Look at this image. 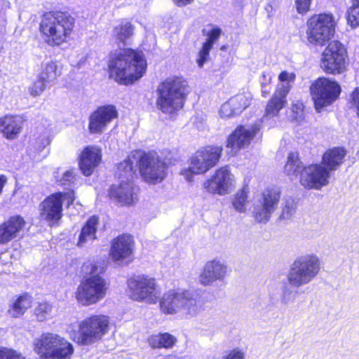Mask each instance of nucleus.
<instances>
[{
    "instance_id": "c756f323",
    "label": "nucleus",
    "mask_w": 359,
    "mask_h": 359,
    "mask_svg": "<svg viewBox=\"0 0 359 359\" xmlns=\"http://www.w3.org/2000/svg\"><path fill=\"white\" fill-rule=\"evenodd\" d=\"M139 152L133 153L117 167L116 175L126 182H131L135 173L134 164H138Z\"/></svg>"
},
{
    "instance_id": "72a5a7b5",
    "label": "nucleus",
    "mask_w": 359,
    "mask_h": 359,
    "mask_svg": "<svg viewBox=\"0 0 359 359\" xmlns=\"http://www.w3.org/2000/svg\"><path fill=\"white\" fill-rule=\"evenodd\" d=\"M134 27L128 21L122 20L113 29V36L120 42H124L133 34Z\"/></svg>"
},
{
    "instance_id": "2f4dec72",
    "label": "nucleus",
    "mask_w": 359,
    "mask_h": 359,
    "mask_svg": "<svg viewBox=\"0 0 359 359\" xmlns=\"http://www.w3.org/2000/svg\"><path fill=\"white\" fill-rule=\"evenodd\" d=\"M59 339V342L53 348L51 359H69L74 353L73 345L60 335Z\"/></svg>"
},
{
    "instance_id": "b1692460",
    "label": "nucleus",
    "mask_w": 359,
    "mask_h": 359,
    "mask_svg": "<svg viewBox=\"0 0 359 359\" xmlns=\"http://www.w3.org/2000/svg\"><path fill=\"white\" fill-rule=\"evenodd\" d=\"M109 196L121 205H130L136 199L131 182H126L123 180H121L118 186L113 185L111 187Z\"/></svg>"
},
{
    "instance_id": "0eeeda50",
    "label": "nucleus",
    "mask_w": 359,
    "mask_h": 359,
    "mask_svg": "<svg viewBox=\"0 0 359 359\" xmlns=\"http://www.w3.org/2000/svg\"><path fill=\"white\" fill-rule=\"evenodd\" d=\"M109 330V318L104 315H95L85 318L79 324L78 342L90 345L102 339Z\"/></svg>"
},
{
    "instance_id": "f257e3e1",
    "label": "nucleus",
    "mask_w": 359,
    "mask_h": 359,
    "mask_svg": "<svg viewBox=\"0 0 359 359\" xmlns=\"http://www.w3.org/2000/svg\"><path fill=\"white\" fill-rule=\"evenodd\" d=\"M147 63L142 53L127 48L116 53L109 62L110 77L122 84L138 80L144 74Z\"/></svg>"
},
{
    "instance_id": "c85d7f7f",
    "label": "nucleus",
    "mask_w": 359,
    "mask_h": 359,
    "mask_svg": "<svg viewBox=\"0 0 359 359\" xmlns=\"http://www.w3.org/2000/svg\"><path fill=\"white\" fill-rule=\"evenodd\" d=\"M161 310L168 314L180 313V289L170 290L165 293L161 300Z\"/></svg>"
},
{
    "instance_id": "aec40b11",
    "label": "nucleus",
    "mask_w": 359,
    "mask_h": 359,
    "mask_svg": "<svg viewBox=\"0 0 359 359\" xmlns=\"http://www.w3.org/2000/svg\"><path fill=\"white\" fill-rule=\"evenodd\" d=\"M133 251V242L130 236L122 235L112 241L110 255L113 261L121 262L126 259L131 260Z\"/></svg>"
},
{
    "instance_id": "3c124183",
    "label": "nucleus",
    "mask_w": 359,
    "mask_h": 359,
    "mask_svg": "<svg viewBox=\"0 0 359 359\" xmlns=\"http://www.w3.org/2000/svg\"><path fill=\"white\" fill-rule=\"evenodd\" d=\"M212 47L205 43L203 44V47L198 53V57L196 60V62L199 67H202L204 63L208 60L210 55V51L212 49Z\"/></svg>"
},
{
    "instance_id": "f8f14e48",
    "label": "nucleus",
    "mask_w": 359,
    "mask_h": 359,
    "mask_svg": "<svg viewBox=\"0 0 359 359\" xmlns=\"http://www.w3.org/2000/svg\"><path fill=\"white\" fill-rule=\"evenodd\" d=\"M314 278V256L305 255L297 257L291 264L287 275L288 283L294 288L308 284Z\"/></svg>"
},
{
    "instance_id": "338daca9",
    "label": "nucleus",
    "mask_w": 359,
    "mask_h": 359,
    "mask_svg": "<svg viewBox=\"0 0 359 359\" xmlns=\"http://www.w3.org/2000/svg\"><path fill=\"white\" fill-rule=\"evenodd\" d=\"M270 298H271V300L273 299V297L271 295H270Z\"/></svg>"
},
{
    "instance_id": "423d86ee",
    "label": "nucleus",
    "mask_w": 359,
    "mask_h": 359,
    "mask_svg": "<svg viewBox=\"0 0 359 359\" xmlns=\"http://www.w3.org/2000/svg\"><path fill=\"white\" fill-rule=\"evenodd\" d=\"M348 55L344 46L339 41H331L321 54L320 67L327 74H340L348 66Z\"/></svg>"
},
{
    "instance_id": "2eb2a0df",
    "label": "nucleus",
    "mask_w": 359,
    "mask_h": 359,
    "mask_svg": "<svg viewBox=\"0 0 359 359\" xmlns=\"http://www.w3.org/2000/svg\"><path fill=\"white\" fill-rule=\"evenodd\" d=\"M234 182V176L228 166L217 169L215 174L204 184V188L208 192L224 196L229 194Z\"/></svg>"
},
{
    "instance_id": "ea45409f",
    "label": "nucleus",
    "mask_w": 359,
    "mask_h": 359,
    "mask_svg": "<svg viewBox=\"0 0 359 359\" xmlns=\"http://www.w3.org/2000/svg\"><path fill=\"white\" fill-rule=\"evenodd\" d=\"M297 205L292 198L285 199L281 203V213L279 216L280 220L289 221L293 218L296 212Z\"/></svg>"
},
{
    "instance_id": "9b49d317",
    "label": "nucleus",
    "mask_w": 359,
    "mask_h": 359,
    "mask_svg": "<svg viewBox=\"0 0 359 359\" xmlns=\"http://www.w3.org/2000/svg\"><path fill=\"white\" fill-rule=\"evenodd\" d=\"M74 199L73 191L57 192L50 195L39 205L40 217L50 223L59 221L62 215V203L67 201V206H69Z\"/></svg>"
},
{
    "instance_id": "a211bd4d",
    "label": "nucleus",
    "mask_w": 359,
    "mask_h": 359,
    "mask_svg": "<svg viewBox=\"0 0 359 359\" xmlns=\"http://www.w3.org/2000/svg\"><path fill=\"white\" fill-rule=\"evenodd\" d=\"M227 274V265L223 261L215 259L205 264L198 280L202 285L208 286L217 280H223Z\"/></svg>"
},
{
    "instance_id": "bf43d9fd",
    "label": "nucleus",
    "mask_w": 359,
    "mask_h": 359,
    "mask_svg": "<svg viewBox=\"0 0 359 359\" xmlns=\"http://www.w3.org/2000/svg\"><path fill=\"white\" fill-rule=\"evenodd\" d=\"M271 91V88L266 83H262V94L264 97L267 96Z\"/></svg>"
},
{
    "instance_id": "cd10ccee",
    "label": "nucleus",
    "mask_w": 359,
    "mask_h": 359,
    "mask_svg": "<svg viewBox=\"0 0 359 359\" xmlns=\"http://www.w3.org/2000/svg\"><path fill=\"white\" fill-rule=\"evenodd\" d=\"M98 223L99 219L96 216H92L88 219L79 236L78 246L83 247L87 244H90L97 238L96 233Z\"/></svg>"
},
{
    "instance_id": "a19ab883",
    "label": "nucleus",
    "mask_w": 359,
    "mask_h": 359,
    "mask_svg": "<svg viewBox=\"0 0 359 359\" xmlns=\"http://www.w3.org/2000/svg\"><path fill=\"white\" fill-rule=\"evenodd\" d=\"M300 182L305 188L312 189L314 187V165H310L308 167L302 168L300 171Z\"/></svg>"
},
{
    "instance_id": "37998d69",
    "label": "nucleus",
    "mask_w": 359,
    "mask_h": 359,
    "mask_svg": "<svg viewBox=\"0 0 359 359\" xmlns=\"http://www.w3.org/2000/svg\"><path fill=\"white\" fill-rule=\"evenodd\" d=\"M301 38L303 41L313 43L314 42V17H311L305 27L301 31Z\"/></svg>"
},
{
    "instance_id": "ddd939ff",
    "label": "nucleus",
    "mask_w": 359,
    "mask_h": 359,
    "mask_svg": "<svg viewBox=\"0 0 359 359\" xmlns=\"http://www.w3.org/2000/svg\"><path fill=\"white\" fill-rule=\"evenodd\" d=\"M280 192L276 187H268L264 190L262 197L254 208V217L259 223H266L276 209L280 201Z\"/></svg>"
},
{
    "instance_id": "69168bd1",
    "label": "nucleus",
    "mask_w": 359,
    "mask_h": 359,
    "mask_svg": "<svg viewBox=\"0 0 359 359\" xmlns=\"http://www.w3.org/2000/svg\"><path fill=\"white\" fill-rule=\"evenodd\" d=\"M315 266H316V270L318 268V266H317V259H316V264H315ZM317 273V271H316V273Z\"/></svg>"
},
{
    "instance_id": "e2e57ef3",
    "label": "nucleus",
    "mask_w": 359,
    "mask_h": 359,
    "mask_svg": "<svg viewBox=\"0 0 359 359\" xmlns=\"http://www.w3.org/2000/svg\"><path fill=\"white\" fill-rule=\"evenodd\" d=\"M310 92L311 95L312 96V100H314V83H312L310 86Z\"/></svg>"
},
{
    "instance_id": "f704fd0d",
    "label": "nucleus",
    "mask_w": 359,
    "mask_h": 359,
    "mask_svg": "<svg viewBox=\"0 0 359 359\" xmlns=\"http://www.w3.org/2000/svg\"><path fill=\"white\" fill-rule=\"evenodd\" d=\"M60 68L55 62L50 61L43 65L39 76L48 83L53 81L60 75Z\"/></svg>"
},
{
    "instance_id": "6e6d98bb",
    "label": "nucleus",
    "mask_w": 359,
    "mask_h": 359,
    "mask_svg": "<svg viewBox=\"0 0 359 359\" xmlns=\"http://www.w3.org/2000/svg\"><path fill=\"white\" fill-rule=\"evenodd\" d=\"M222 359H244V353L239 349H233Z\"/></svg>"
},
{
    "instance_id": "c9c22d12",
    "label": "nucleus",
    "mask_w": 359,
    "mask_h": 359,
    "mask_svg": "<svg viewBox=\"0 0 359 359\" xmlns=\"http://www.w3.org/2000/svg\"><path fill=\"white\" fill-rule=\"evenodd\" d=\"M302 168V162L299 161L297 154L293 152L290 153L287 163L285 165V172L290 179L297 178Z\"/></svg>"
},
{
    "instance_id": "4d7b16f0",
    "label": "nucleus",
    "mask_w": 359,
    "mask_h": 359,
    "mask_svg": "<svg viewBox=\"0 0 359 359\" xmlns=\"http://www.w3.org/2000/svg\"><path fill=\"white\" fill-rule=\"evenodd\" d=\"M352 104L359 111V88H357L352 93Z\"/></svg>"
},
{
    "instance_id": "4be33fe9",
    "label": "nucleus",
    "mask_w": 359,
    "mask_h": 359,
    "mask_svg": "<svg viewBox=\"0 0 359 359\" xmlns=\"http://www.w3.org/2000/svg\"><path fill=\"white\" fill-rule=\"evenodd\" d=\"M59 340L58 334L44 332L34 340V351L39 355V359H51L53 348Z\"/></svg>"
},
{
    "instance_id": "58836bf2",
    "label": "nucleus",
    "mask_w": 359,
    "mask_h": 359,
    "mask_svg": "<svg viewBox=\"0 0 359 359\" xmlns=\"http://www.w3.org/2000/svg\"><path fill=\"white\" fill-rule=\"evenodd\" d=\"M248 188L243 187L235 194L232 201V205L238 212H243L245 211L248 203Z\"/></svg>"
},
{
    "instance_id": "09e8293b",
    "label": "nucleus",
    "mask_w": 359,
    "mask_h": 359,
    "mask_svg": "<svg viewBox=\"0 0 359 359\" xmlns=\"http://www.w3.org/2000/svg\"><path fill=\"white\" fill-rule=\"evenodd\" d=\"M76 177V169L68 170L63 173L62 177L60 180V182L62 186L70 185L75 182Z\"/></svg>"
},
{
    "instance_id": "f3484780",
    "label": "nucleus",
    "mask_w": 359,
    "mask_h": 359,
    "mask_svg": "<svg viewBox=\"0 0 359 359\" xmlns=\"http://www.w3.org/2000/svg\"><path fill=\"white\" fill-rule=\"evenodd\" d=\"M116 117L117 111L114 105L108 104L98 107L89 117L90 133H102L107 126Z\"/></svg>"
},
{
    "instance_id": "052dcab7",
    "label": "nucleus",
    "mask_w": 359,
    "mask_h": 359,
    "mask_svg": "<svg viewBox=\"0 0 359 359\" xmlns=\"http://www.w3.org/2000/svg\"><path fill=\"white\" fill-rule=\"evenodd\" d=\"M175 4L178 6H184L187 4H191L193 0H173Z\"/></svg>"
},
{
    "instance_id": "a18cd8bd",
    "label": "nucleus",
    "mask_w": 359,
    "mask_h": 359,
    "mask_svg": "<svg viewBox=\"0 0 359 359\" xmlns=\"http://www.w3.org/2000/svg\"><path fill=\"white\" fill-rule=\"evenodd\" d=\"M347 22L353 28L359 25V5H352L347 11Z\"/></svg>"
},
{
    "instance_id": "7c9ffc66",
    "label": "nucleus",
    "mask_w": 359,
    "mask_h": 359,
    "mask_svg": "<svg viewBox=\"0 0 359 359\" xmlns=\"http://www.w3.org/2000/svg\"><path fill=\"white\" fill-rule=\"evenodd\" d=\"M176 341L177 339L168 332L153 334L148 339L149 344L153 348H171Z\"/></svg>"
},
{
    "instance_id": "393cba45",
    "label": "nucleus",
    "mask_w": 359,
    "mask_h": 359,
    "mask_svg": "<svg viewBox=\"0 0 359 359\" xmlns=\"http://www.w3.org/2000/svg\"><path fill=\"white\" fill-rule=\"evenodd\" d=\"M180 313L195 316L201 311V305L195 292L180 289Z\"/></svg>"
},
{
    "instance_id": "473e14b6",
    "label": "nucleus",
    "mask_w": 359,
    "mask_h": 359,
    "mask_svg": "<svg viewBox=\"0 0 359 359\" xmlns=\"http://www.w3.org/2000/svg\"><path fill=\"white\" fill-rule=\"evenodd\" d=\"M32 305V298L25 294L20 296L10 306L8 313L13 318H18L22 315Z\"/></svg>"
},
{
    "instance_id": "7ed1b4c3",
    "label": "nucleus",
    "mask_w": 359,
    "mask_h": 359,
    "mask_svg": "<svg viewBox=\"0 0 359 359\" xmlns=\"http://www.w3.org/2000/svg\"><path fill=\"white\" fill-rule=\"evenodd\" d=\"M189 93L188 82L184 78L168 77L157 87L156 107L162 113L172 115L182 109Z\"/></svg>"
},
{
    "instance_id": "a878e982",
    "label": "nucleus",
    "mask_w": 359,
    "mask_h": 359,
    "mask_svg": "<svg viewBox=\"0 0 359 359\" xmlns=\"http://www.w3.org/2000/svg\"><path fill=\"white\" fill-rule=\"evenodd\" d=\"M346 156V151L343 147H334L324 153L321 163L335 171L343 164Z\"/></svg>"
},
{
    "instance_id": "0e129e2a",
    "label": "nucleus",
    "mask_w": 359,
    "mask_h": 359,
    "mask_svg": "<svg viewBox=\"0 0 359 359\" xmlns=\"http://www.w3.org/2000/svg\"><path fill=\"white\" fill-rule=\"evenodd\" d=\"M353 5H359V0H352Z\"/></svg>"
},
{
    "instance_id": "20e7f679",
    "label": "nucleus",
    "mask_w": 359,
    "mask_h": 359,
    "mask_svg": "<svg viewBox=\"0 0 359 359\" xmlns=\"http://www.w3.org/2000/svg\"><path fill=\"white\" fill-rule=\"evenodd\" d=\"M106 264L104 261L90 264L89 276L78 287L76 297L83 305H90L102 300L107 294L108 286L105 280L100 276L104 273Z\"/></svg>"
},
{
    "instance_id": "412c9836",
    "label": "nucleus",
    "mask_w": 359,
    "mask_h": 359,
    "mask_svg": "<svg viewBox=\"0 0 359 359\" xmlns=\"http://www.w3.org/2000/svg\"><path fill=\"white\" fill-rule=\"evenodd\" d=\"M25 224L24 218L20 215L12 216L2 223L0 225V244H6L20 236Z\"/></svg>"
},
{
    "instance_id": "5fc2aeb1",
    "label": "nucleus",
    "mask_w": 359,
    "mask_h": 359,
    "mask_svg": "<svg viewBox=\"0 0 359 359\" xmlns=\"http://www.w3.org/2000/svg\"><path fill=\"white\" fill-rule=\"evenodd\" d=\"M311 0H296L297 11L299 13H306L310 7Z\"/></svg>"
},
{
    "instance_id": "680f3d73",
    "label": "nucleus",
    "mask_w": 359,
    "mask_h": 359,
    "mask_svg": "<svg viewBox=\"0 0 359 359\" xmlns=\"http://www.w3.org/2000/svg\"><path fill=\"white\" fill-rule=\"evenodd\" d=\"M7 182V178L4 175H0V195L3 191V189Z\"/></svg>"
},
{
    "instance_id": "9d476101",
    "label": "nucleus",
    "mask_w": 359,
    "mask_h": 359,
    "mask_svg": "<svg viewBox=\"0 0 359 359\" xmlns=\"http://www.w3.org/2000/svg\"><path fill=\"white\" fill-rule=\"evenodd\" d=\"M295 77L294 73H289L287 71L280 72L278 79L282 83L277 85L275 93L267 103L264 119L278 116L280 111L286 106L287 103L286 97L291 90L290 83L293 82Z\"/></svg>"
},
{
    "instance_id": "f03ea898",
    "label": "nucleus",
    "mask_w": 359,
    "mask_h": 359,
    "mask_svg": "<svg viewBox=\"0 0 359 359\" xmlns=\"http://www.w3.org/2000/svg\"><path fill=\"white\" fill-rule=\"evenodd\" d=\"M75 27V18L66 11L45 13L39 24V32L50 46H59L70 38Z\"/></svg>"
},
{
    "instance_id": "49530a36",
    "label": "nucleus",
    "mask_w": 359,
    "mask_h": 359,
    "mask_svg": "<svg viewBox=\"0 0 359 359\" xmlns=\"http://www.w3.org/2000/svg\"><path fill=\"white\" fill-rule=\"evenodd\" d=\"M289 283H283L280 287L281 294H280V300L282 304H287L289 302H292L293 299V291L292 287Z\"/></svg>"
},
{
    "instance_id": "79ce46f5",
    "label": "nucleus",
    "mask_w": 359,
    "mask_h": 359,
    "mask_svg": "<svg viewBox=\"0 0 359 359\" xmlns=\"http://www.w3.org/2000/svg\"><path fill=\"white\" fill-rule=\"evenodd\" d=\"M52 311V305L48 302H41L34 309V314L40 322L46 320L50 317Z\"/></svg>"
},
{
    "instance_id": "dca6fc26",
    "label": "nucleus",
    "mask_w": 359,
    "mask_h": 359,
    "mask_svg": "<svg viewBox=\"0 0 359 359\" xmlns=\"http://www.w3.org/2000/svg\"><path fill=\"white\" fill-rule=\"evenodd\" d=\"M259 130V123H255L249 128L243 126L237 127L227 139L226 148L229 149L228 153L234 156L239 149L248 147Z\"/></svg>"
},
{
    "instance_id": "603ef678",
    "label": "nucleus",
    "mask_w": 359,
    "mask_h": 359,
    "mask_svg": "<svg viewBox=\"0 0 359 359\" xmlns=\"http://www.w3.org/2000/svg\"><path fill=\"white\" fill-rule=\"evenodd\" d=\"M238 114L236 113L233 105L230 104V101L228 100L225 103H224L220 108V116L222 118H231L234 116H237Z\"/></svg>"
},
{
    "instance_id": "13d9d810",
    "label": "nucleus",
    "mask_w": 359,
    "mask_h": 359,
    "mask_svg": "<svg viewBox=\"0 0 359 359\" xmlns=\"http://www.w3.org/2000/svg\"><path fill=\"white\" fill-rule=\"evenodd\" d=\"M303 107L304 106H303L302 103L294 104H292V111L294 113H296L297 114H298L299 112L302 111Z\"/></svg>"
},
{
    "instance_id": "1a4fd4ad",
    "label": "nucleus",
    "mask_w": 359,
    "mask_h": 359,
    "mask_svg": "<svg viewBox=\"0 0 359 359\" xmlns=\"http://www.w3.org/2000/svg\"><path fill=\"white\" fill-rule=\"evenodd\" d=\"M222 153L219 146H206L197 151L190 159L189 168L185 171L186 178L191 181L189 173L203 174L213 168L219 161Z\"/></svg>"
},
{
    "instance_id": "4468645a",
    "label": "nucleus",
    "mask_w": 359,
    "mask_h": 359,
    "mask_svg": "<svg viewBox=\"0 0 359 359\" xmlns=\"http://www.w3.org/2000/svg\"><path fill=\"white\" fill-rule=\"evenodd\" d=\"M340 86L335 81L327 78L316 80V111L331 104L339 96Z\"/></svg>"
},
{
    "instance_id": "de8ad7c7",
    "label": "nucleus",
    "mask_w": 359,
    "mask_h": 359,
    "mask_svg": "<svg viewBox=\"0 0 359 359\" xmlns=\"http://www.w3.org/2000/svg\"><path fill=\"white\" fill-rule=\"evenodd\" d=\"M50 144V140L44 135L39 137L32 144L31 150L35 154L41 152Z\"/></svg>"
},
{
    "instance_id": "5701e85b",
    "label": "nucleus",
    "mask_w": 359,
    "mask_h": 359,
    "mask_svg": "<svg viewBox=\"0 0 359 359\" xmlns=\"http://www.w3.org/2000/svg\"><path fill=\"white\" fill-rule=\"evenodd\" d=\"M101 151L95 146H87L81 152L79 159V168L86 176L92 175L94 169L101 161Z\"/></svg>"
},
{
    "instance_id": "39448f33",
    "label": "nucleus",
    "mask_w": 359,
    "mask_h": 359,
    "mask_svg": "<svg viewBox=\"0 0 359 359\" xmlns=\"http://www.w3.org/2000/svg\"><path fill=\"white\" fill-rule=\"evenodd\" d=\"M130 299L148 304H155L161 297V290L154 278L141 274L130 277L127 281Z\"/></svg>"
},
{
    "instance_id": "e433bc0d",
    "label": "nucleus",
    "mask_w": 359,
    "mask_h": 359,
    "mask_svg": "<svg viewBox=\"0 0 359 359\" xmlns=\"http://www.w3.org/2000/svg\"><path fill=\"white\" fill-rule=\"evenodd\" d=\"M229 100L233 105L236 113L239 115L250 104L252 95L250 93H240L231 97Z\"/></svg>"
},
{
    "instance_id": "8fccbe9b",
    "label": "nucleus",
    "mask_w": 359,
    "mask_h": 359,
    "mask_svg": "<svg viewBox=\"0 0 359 359\" xmlns=\"http://www.w3.org/2000/svg\"><path fill=\"white\" fill-rule=\"evenodd\" d=\"M222 30L219 27H214L207 33L208 39L204 43L211 47L219 40L221 36Z\"/></svg>"
},
{
    "instance_id": "bb28decb",
    "label": "nucleus",
    "mask_w": 359,
    "mask_h": 359,
    "mask_svg": "<svg viewBox=\"0 0 359 359\" xmlns=\"http://www.w3.org/2000/svg\"><path fill=\"white\" fill-rule=\"evenodd\" d=\"M23 120L18 116H6L0 119V130L8 139H15L20 133Z\"/></svg>"
},
{
    "instance_id": "6ab92c4d",
    "label": "nucleus",
    "mask_w": 359,
    "mask_h": 359,
    "mask_svg": "<svg viewBox=\"0 0 359 359\" xmlns=\"http://www.w3.org/2000/svg\"><path fill=\"white\" fill-rule=\"evenodd\" d=\"M336 22L331 13L319 14L316 20V45L326 44L335 33Z\"/></svg>"
},
{
    "instance_id": "c03bdc74",
    "label": "nucleus",
    "mask_w": 359,
    "mask_h": 359,
    "mask_svg": "<svg viewBox=\"0 0 359 359\" xmlns=\"http://www.w3.org/2000/svg\"><path fill=\"white\" fill-rule=\"evenodd\" d=\"M48 83L45 80L38 76V79L28 88L29 94L34 97L41 95L45 90Z\"/></svg>"
},
{
    "instance_id": "4c0bfd02",
    "label": "nucleus",
    "mask_w": 359,
    "mask_h": 359,
    "mask_svg": "<svg viewBox=\"0 0 359 359\" xmlns=\"http://www.w3.org/2000/svg\"><path fill=\"white\" fill-rule=\"evenodd\" d=\"M331 172L332 171L321 163L319 165L316 164V189H320L329 184Z\"/></svg>"
},
{
    "instance_id": "864d4df0",
    "label": "nucleus",
    "mask_w": 359,
    "mask_h": 359,
    "mask_svg": "<svg viewBox=\"0 0 359 359\" xmlns=\"http://www.w3.org/2000/svg\"><path fill=\"white\" fill-rule=\"evenodd\" d=\"M0 359H25V358L15 351L2 348H0Z\"/></svg>"
},
{
    "instance_id": "6e6552de",
    "label": "nucleus",
    "mask_w": 359,
    "mask_h": 359,
    "mask_svg": "<svg viewBox=\"0 0 359 359\" xmlns=\"http://www.w3.org/2000/svg\"><path fill=\"white\" fill-rule=\"evenodd\" d=\"M138 165L142 177L149 184L161 183L166 177L167 165L156 152L139 153Z\"/></svg>"
}]
</instances>
